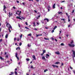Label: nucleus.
Segmentation results:
<instances>
[{"mask_svg":"<svg viewBox=\"0 0 75 75\" xmlns=\"http://www.w3.org/2000/svg\"><path fill=\"white\" fill-rule=\"evenodd\" d=\"M61 45H62V46H63L64 45V44L63 43H61L60 44Z\"/></svg>","mask_w":75,"mask_h":75,"instance_id":"28","label":"nucleus"},{"mask_svg":"<svg viewBox=\"0 0 75 75\" xmlns=\"http://www.w3.org/2000/svg\"><path fill=\"white\" fill-rule=\"evenodd\" d=\"M58 14H62V12H59L58 13Z\"/></svg>","mask_w":75,"mask_h":75,"instance_id":"16","label":"nucleus"},{"mask_svg":"<svg viewBox=\"0 0 75 75\" xmlns=\"http://www.w3.org/2000/svg\"><path fill=\"white\" fill-rule=\"evenodd\" d=\"M18 50H20V47H18Z\"/></svg>","mask_w":75,"mask_h":75,"instance_id":"51","label":"nucleus"},{"mask_svg":"<svg viewBox=\"0 0 75 75\" xmlns=\"http://www.w3.org/2000/svg\"><path fill=\"white\" fill-rule=\"evenodd\" d=\"M25 24L26 25H28V23L27 22H26L25 23Z\"/></svg>","mask_w":75,"mask_h":75,"instance_id":"35","label":"nucleus"},{"mask_svg":"<svg viewBox=\"0 0 75 75\" xmlns=\"http://www.w3.org/2000/svg\"><path fill=\"white\" fill-rule=\"evenodd\" d=\"M33 24L34 25H33V26H35V22H34L33 23Z\"/></svg>","mask_w":75,"mask_h":75,"instance_id":"32","label":"nucleus"},{"mask_svg":"<svg viewBox=\"0 0 75 75\" xmlns=\"http://www.w3.org/2000/svg\"><path fill=\"white\" fill-rule=\"evenodd\" d=\"M46 55L47 57H50V55L48 54H46Z\"/></svg>","mask_w":75,"mask_h":75,"instance_id":"38","label":"nucleus"},{"mask_svg":"<svg viewBox=\"0 0 75 75\" xmlns=\"http://www.w3.org/2000/svg\"><path fill=\"white\" fill-rule=\"evenodd\" d=\"M32 57L33 58V59L34 60H36V58L35 57V55H33L32 56Z\"/></svg>","mask_w":75,"mask_h":75,"instance_id":"6","label":"nucleus"},{"mask_svg":"<svg viewBox=\"0 0 75 75\" xmlns=\"http://www.w3.org/2000/svg\"><path fill=\"white\" fill-rule=\"evenodd\" d=\"M45 50H43V54H44V53H45Z\"/></svg>","mask_w":75,"mask_h":75,"instance_id":"27","label":"nucleus"},{"mask_svg":"<svg viewBox=\"0 0 75 75\" xmlns=\"http://www.w3.org/2000/svg\"><path fill=\"white\" fill-rule=\"evenodd\" d=\"M0 59L1 60H3L4 59V58H3L1 57H0Z\"/></svg>","mask_w":75,"mask_h":75,"instance_id":"15","label":"nucleus"},{"mask_svg":"<svg viewBox=\"0 0 75 75\" xmlns=\"http://www.w3.org/2000/svg\"><path fill=\"white\" fill-rule=\"evenodd\" d=\"M2 66H3L2 64L0 65V68H2V67H2Z\"/></svg>","mask_w":75,"mask_h":75,"instance_id":"26","label":"nucleus"},{"mask_svg":"<svg viewBox=\"0 0 75 75\" xmlns=\"http://www.w3.org/2000/svg\"><path fill=\"white\" fill-rule=\"evenodd\" d=\"M52 66H53V67L54 68H55V67L56 65H52Z\"/></svg>","mask_w":75,"mask_h":75,"instance_id":"25","label":"nucleus"},{"mask_svg":"<svg viewBox=\"0 0 75 75\" xmlns=\"http://www.w3.org/2000/svg\"><path fill=\"white\" fill-rule=\"evenodd\" d=\"M16 18H17L18 19H19L20 20H22V19H21V18H20V16H17Z\"/></svg>","mask_w":75,"mask_h":75,"instance_id":"7","label":"nucleus"},{"mask_svg":"<svg viewBox=\"0 0 75 75\" xmlns=\"http://www.w3.org/2000/svg\"><path fill=\"white\" fill-rule=\"evenodd\" d=\"M6 26L8 28H10L11 29H12V27L11 26V25H10L8 23L6 24Z\"/></svg>","mask_w":75,"mask_h":75,"instance_id":"1","label":"nucleus"},{"mask_svg":"<svg viewBox=\"0 0 75 75\" xmlns=\"http://www.w3.org/2000/svg\"><path fill=\"white\" fill-rule=\"evenodd\" d=\"M44 54V53H43L41 54V55H43V54Z\"/></svg>","mask_w":75,"mask_h":75,"instance_id":"64","label":"nucleus"},{"mask_svg":"<svg viewBox=\"0 0 75 75\" xmlns=\"http://www.w3.org/2000/svg\"><path fill=\"white\" fill-rule=\"evenodd\" d=\"M20 29H21V32H22L23 31V30L21 29V28Z\"/></svg>","mask_w":75,"mask_h":75,"instance_id":"24","label":"nucleus"},{"mask_svg":"<svg viewBox=\"0 0 75 75\" xmlns=\"http://www.w3.org/2000/svg\"><path fill=\"white\" fill-rule=\"evenodd\" d=\"M66 36H67V37H68V36H69V35H66Z\"/></svg>","mask_w":75,"mask_h":75,"instance_id":"58","label":"nucleus"},{"mask_svg":"<svg viewBox=\"0 0 75 75\" xmlns=\"http://www.w3.org/2000/svg\"><path fill=\"white\" fill-rule=\"evenodd\" d=\"M70 19L69 18L68 19V21L69 22L70 21Z\"/></svg>","mask_w":75,"mask_h":75,"instance_id":"47","label":"nucleus"},{"mask_svg":"<svg viewBox=\"0 0 75 75\" xmlns=\"http://www.w3.org/2000/svg\"><path fill=\"white\" fill-rule=\"evenodd\" d=\"M44 21H45V20H47V22H48L49 21V20L48 19H47V18H45V19H44Z\"/></svg>","mask_w":75,"mask_h":75,"instance_id":"8","label":"nucleus"},{"mask_svg":"<svg viewBox=\"0 0 75 75\" xmlns=\"http://www.w3.org/2000/svg\"><path fill=\"white\" fill-rule=\"evenodd\" d=\"M45 40H49V38H45Z\"/></svg>","mask_w":75,"mask_h":75,"instance_id":"31","label":"nucleus"},{"mask_svg":"<svg viewBox=\"0 0 75 75\" xmlns=\"http://www.w3.org/2000/svg\"><path fill=\"white\" fill-rule=\"evenodd\" d=\"M11 74H14V73L13 72H11Z\"/></svg>","mask_w":75,"mask_h":75,"instance_id":"56","label":"nucleus"},{"mask_svg":"<svg viewBox=\"0 0 75 75\" xmlns=\"http://www.w3.org/2000/svg\"><path fill=\"white\" fill-rule=\"evenodd\" d=\"M13 8H14V9H16V7L14 6L13 7Z\"/></svg>","mask_w":75,"mask_h":75,"instance_id":"52","label":"nucleus"},{"mask_svg":"<svg viewBox=\"0 0 75 75\" xmlns=\"http://www.w3.org/2000/svg\"><path fill=\"white\" fill-rule=\"evenodd\" d=\"M73 42H74V41L73 40H72L71 42V44H73Z\"/></svg>","mask_w":75,"mask_h":75,"instance_id":"37","label":"nucleus"},{"mask_svg":"<svg viewBox=\"0 0 75 75\" xmlns=\"http://www.w3.org/2000/svg\"><path fill=\"white\" fill-rule=\"evenodd\" d=\"M47 71H48L47 69L45 70L44 71V72H47Z\"/></svg>","mask_w":75,"mask_h":75,"instance_id":"20","label":"nucleus"},{"mask_svg":"<svg viewBox=\"0 0 75 75\" xmlns=\"http://www.w3.org/2000/svg\"><path fill=\"white\" fill-rule=\"evenodd\" d=\"M42 59H45V57H42Z\"/></svg>","mask_w":75,"mask_h":75,"instance_id":"23","label":"nucleus"},{"mask_svg":"<svg viewBox=\"0 0 75 75\" xmlns=\"http://www.w3.org/2000/svg\"><path fill=\"white\" fill-rule=\"evenodd\" d=\"M25 28H26V29H28V30H30V29L27 27H25Z\"/></svg>","mask_w":75,"mask_h":75,"instance_id":"39","label":"nucleus"},{"mask_svg":"<svg viewBox=\"0 0 75 75\" xmlns=\"http://www.w3.org/2000/svg\"><path fill=\"white\" fill-rule=\"evenodd\" d=\"M72 52H73V54L74 55V56H73V57H75V51L73 50H72Z\"/></svg>","mask_w":75,"mask_h":75,"instance_id":"2","label":"nucleus"},{"mask_svg":"<svg viewBox=\"0 0 75 75\" xmlns=\"http://www.w3.org/2000/svg\"><path fill=\"white\" fill-rule=\"evenodd\" d=\"M62 65V66H63V65H64V63H62V65Z\"/></svg>","mask_w":75,"mask_h":75,"instance_id":"49","label":"nucleus"},{"mask_svg":"<svg viewBox=\"0 0 75 75\" xmlns=\"http://www.w3.org/2000/svg\"><path fill=\"white\" fill-rule=\"evenodd\" d=\"M21 45H22V43L21 42H20L19 43V45H20V46H21Z\"/></svg>","mask_w":75,"mask_h":75,"instance_id":"34","label":"nucleus"},{"mask_svg":"<svg viewBox=\"0 0 75 75\" xmlns=\"http://www.w3.org/2000/svg\"><path fill=\"white\" fill-rule=\"evenodd\" d=\"M8 55L6 56V58H8Z\"/></svg>","mask_w":75,"mask_h":75,"instance_id":"62","label":"nucleus"},{"mask_svg":"<svg viewBox=\"0 0 75 75\" xmlns=\"http://www.w3.org/2000/svg\"><path fill=\"white\" fill-rule=\"evenodd\" d=\"M55 67H56V68H58V66L56 65Z\"/></svg>","mask_w":75,"mask_h":75,"instance_id":"59","label":"nucleus"},{"mask_svg":"<svg viewBox=\"0 0 75 75\" xmlns=\"http://www.w3.org/2000/svg\"><path fill=\"white\" fill-rule=\"evenodd\" d=\"M28 36H31V33H30L29 34H28Z\"/></svg>","mask_w":75,"mask_h":75,"instance_id":"29","label":"nucleus"},{"mask_svg":"<svg viewBox=\"0 0 75 75\" xmlns=\"http://www.w3.org/2000/svg\"><path fill=\"white\" fill-rule=\"evenodd\" d=\"M10 28H8V30L9 31V32L10 33V32H11V30H10Z\"/></svg>","mask_w":75,"mask_h":75,"instance_id":"36","label":"nucleus"},{"mask_svg":"<svg viewBox=\"0 0 75 75\" xmlns=\"http://www.w3.org/2000/svg\"><path fill=\"white\" fill-rule=\"evenodd\" d=\"M52 33H54V30H52Z\"/></svg>","mask_w":75,"mask_h":75,"instance_id":"57","label":"nucleus"},{"mask_svg":"<svg viewBox=\"0 0 75 75\" xmlns=\"http://www.w3.org/2000/svg\"><path fill=\"white\" fill-rule=\"evenodd\" d=\"M22 36H23V34H21V35L20 36V40H21V39Z\"/></svg>","mask_w":75,"mask_h":75,"instance_id":"18","label":"nucleus"},{"mask_svg":"<svg viewBox=\"0 0 75 75\" xmlns=\"http://www.w3.org/2000/svg\"><path fill=\"white\" fill-rule=\"evenodd\" d=\"M22 18L23 20H25V18L23 17H21Z\"/></svg>","mask_w":75,"mask_h":75,"instance_id":"41","label":"nucleus"},{"mask_svg":"<svg viewBox=\"0 0 75 75\" xmlns=\"http://www.w3.org/2000/svg\"><path fill=\"white\" fill-rule=\"evenodd\" d=\"M72 13H74V10H73L71 12Z\"/></svg>","mask_w":75,"mask_h":75,"instance_id":"42","label":"nucleus"},{"mask_svg":"<svg viewBox=\"0 0 75 75\" xmlns=\"http://www.w3.org/2000/svg\"><path fill=\"white\" fill-rule=\"evenodd\" d=\"M34 11L35 12V13H37V11Z\"/></svg>","mask_w":75,"mask_h":75,"instance_id":"61","label":"nucleus"},{"mask_svg":"<svg viewBox=\"0 0 75 75\" xmlns=\"http://www.w3.org/2000/svg\"><path fill=\"white\" fill-rule=\"evenodd\" d=\"M34 30H36V31H37V29L35 28L34 29Z\"/></svg>","mask_w":75,"mask_h":75,"instance_id":"54","label":"nucleus"},{"mask_svg":"<svg viewBox=\"0 0 75 75\" xmlns=\"http://www.w3.org/2000/svg\"><path fill=\"white\" fill-rule=\"evenodd\" d=\"M49 8H51V7H50V6H49L47 8V9H48Z\"/></svg>","mask_w":75,"mask_h":75,"instance_id":"13","label":"nucleus"},{"mask_svg":"<svg viewBox=\"0 0 75 75\" xmlns=\"http://www.w3.org/2000/svg\"><path fill=\"white\" fill-rule=\"evenodd\" d=\"M18 55L17 53H16V58H17V59H18V60H19V58H18V57H17V55Z\"/></svg>","mask_w":75,"mask_h":75,"instance_id":"5","label":"nucleus"},{"mask_svg":"<svg viewBox=\"0 0 75 75\" xmlns=\"http://www.w3.org/2000/svg\"><path fill=\"white\" fill-rule=\"evenodd\" d=\"M28 47H31V45H30L29 44H28Z\"/></svg>","mask_w":75,"mask_h":75,"instance_id":"30","label":"nucleus"},{"mask_svg":"<svg viewBox=\"0 0 75 75\" xmlns=\"http://www.w3.org/2000/svg\"><path fill=\"white\" fill-rule=\"evenodd\" d=\"M38 17H35V18H36V19H38V17H40V15L38 16Z\"/></svg>","mask_w":75,"mask_h":75,"instance_id":"19","label":"nucleus"},{"mask_svg":"<svg viewBox=\"0 0 75 75\" xmlns=\"http://www.w3.org/2000/svg\"><path fill=\"white\" fill-rule=\"evenodd\" d=\"M57 26H55L54 28H53V29L54 30H55V28H57Z\"/></svg>","mask_w":75,"mask_h":75,"instance_id":"17","label":"nucleus"},{"mask_svg":"<svg viewBox=\"0 0 75 75\" xmlns=\"http://www.w3.org/2000/svg\"><path fill=\"white\" fill-rule=\"evenodd\" d=\"M55 54H57V55H59V54H60V52H59L57 51L55 52Z\"/></svg>","mask_w":75,"mask_h":75,"instance_id":"3","label":"nucleus"},{"mask_svg":"<svg viewBox=\"0 0 75 75\" xmlns=\"http://www.w3.org/2000/svg\"><path fill=\"white\" fill-rule=\"evenodd\" d=\"M22 4L23 5V6H25V4L24 3H22Z\"/></svg>","mask_w":75,"mask_h":75,"instance_id":"46","label":"nucleus"},{"mask_svg":"<svg viewBox=\"0 0 75 75\" xmlns=\"http://www.w3.org/2000/svg\"><path fill=\"white\" fill-rule=\"evenodd\" d=\"M70 68L71 69H72V67H70Z\"/></svg>","mask_w":75,"mask_h":75,"instance_id":"60","label":"nucleus"},{"mask_svg":"<svg viewBox=\"0 0 75 75\" xmlns=\"http://www.w3.org/2000/svg\"><path fill=\"white\" fill-rule=\"evenodd\" d=\"M65 1H61V3H64Z\"/></svg>","mask_w":75,"mask_h":75,"instance_id":"40","label":"nucleus"},{"mask_svg":"<svg viewBox=\"0 0 75 75\" xmlns=\"http://www.w3.org/2000/svg\"><path fill=\"white\" fill-rule=\"evenodd\" d=\"M18 41H19V38H18L17 39Z\"/></svg>","mask_w":75,"mask_h":75,"instance_id":"44","label":"nucleus"},{"mask_svg":"<svg viewBox=\"0 0 75 75\" xmlns=\"http://www.w3.org/2000/svg\"><path fill=\"white\" fill-rule=\"evenodd\" d=\"M61 20H63V21H65V19H62Z\"/></svg>","mask_w":75,"mask_h":75,"instance_id":"48","label":"nucleus"},{"mask_svg":"<svg viewBox=\"0 0 75 75\" xmlns=\"http://www.w3.org/2000/svg\"><path fill=\"white\" fill-rule=\"evenodd\" d=\"M69 45L70 47H75V45H71V44H69Z\"/></svg>","mask_w":75,"mask_h":75,"instance_id":"4","label":"nucleus"},{"mask_svg":"<svg viewBox=\"0 0 75 75\" xmlns=\"http://www.w3.org/2000/svg\"><path fill=\"white\" fill-rule=\"evenodd\" d=\"M16 2H17V3H19V1H16Z\"/></svg>","mask_w":75,"mask_h":75,"instance_id":"55","label":"nucleus"},{"mask_svg":"<svg viewBox=\"0 0 75 75\" xmlns=\"http://www.w3.org/2000/svg\"><path fill=\"white\" fill-rule=\"evenodd\" d=\"M6 8V6L4 5V9L3 10H5V9Z\"/></svg>","mask_w":75,"mask_h":75,"instance_id":"10","label":"nucleus"},{"mask_svg":"<svg viewBox=\"0 0 75 75\" xmlns=\"http://www.w3.org/2000/svg\"><path fill=\"white\" fill-rule=\"evenodd\" d=\"M2 41V39H1L0 40V42H1Z\"/></svg>","mask_w":75,"mask_h":75,"instance_id":"50","label":"nucleus"},{"mask_svg":"<svg viewBox=\"0 0 75 75\" xmlns=\"http://www.w3.org/2000/svg\"><path fill=\"white\" fill-rule=\"evenodd\" d=\"M18 26L19 27H20V25L19 23L18 24Z\"/></svg>","mask_w":75,"mask_h":75,"instance_id":"43","label":"nucleus"},{"mask_svg":"<svg viewBox=\"0 0 75 75\" xmlns=\"http://www.w3.org/2000/svg\"><path fill=\"white\" fill-rule=\"evenodd\" d=\"M42 35V34H40V35H36V37H38V36H40Z\"/></svg>","mask_w":75,"mask_h":75,"instance_id":"11","label":"nucleus"},{"mask_svg":"<svg viewBox=\"0 0 75 75\" xmlns=\"http://www.w3.org/2000/svg\"><path fill=\"white\" fill-rule=\"evenodd\" d=\"M8 37V34H6V35L5 36V38H7Z\"/></svg>","mask_w":75,"mask_h":75,"instance_id":"14","label":"nucleus"},{"mask_svg":"<svg viewBox=\"0 0 75 75\" xmlns=\"http://www.w3.org/2000/svg\"><path fill=\"white\" fill-rule=\"evenodd\" d=\"M36 1H37L38 2L39 1V0H35Z\"/></svg>","mask_w":75,"mask_h":75,"instance_id":"63","label":"nucleus"},{"mask_svg":"<svg viewBox=\"0 0 75 75\" xmlns=\"http://www.w3.org/2000/svg\"><path fill=\"white\" fill-rule=\"evenodd\" d=\"M21 11H20V13H19V14H18V15L19 16L20 15H21Z\"/></svg>","mask_w":75,"mask_h":75,"instance_id":"22","label":"nucleus"},{"mask_svg":"<svg viewBox=\"0 0 75 75\" xmlns=\"http://www.w3.org/2000/svg\"><path fill=\"white\" fill-rule=\"evenodd\" d=\"M60 63L59 62H57L54 63V64H56V65H57V64H59Z\"/></svg>","mask_w":75,"mask_h":75,"instance_id":"12","label":"nucleus"},{"mask_svg":"<svg viewBox=\"0 0 75 75\" xmlns=\"http://www.w3.org/2000/svg\"><path fill=\"white\" fill-rule=\"evenodd\" d=\"M16 39H16V38H14V41H16Z\"/></svg>","mask_w":75,"mask_h":75,"instance_id":"45","label":"nucleus"},{"mask_svg":"<svg viewBox=\"0 0 75 75\" xmlns=\"http://www.w3.org/2000/svg\"><path fill=\"white\" fill-rule=\"evenodd\" d=\"M15 74L16 75H17V72L16 71H15Z\"/></svg>","mask_w":75,"mask_h":75,"instance_id":"21","label":"nucleus"},{"mask_svg":"<svg viewBox=\"0 0 75 75\" xmlns=\"http://www.w3.org/2000/svg\"><path fill=\"white\" fill-rule=\"evenodd\" d=\"M30 68H32V69L33 68V66H31L30 67Z\"/></svg>","mask_w":75,"mask_h":75,"instance_id":"53","label":"nucleus"},{"mask_svg":"<svg viewBox=\"0 0 75 75\" xmlns=\"http://www.w3.org/2000/svg\"><path fill=\"white\" fill-rule=\"evenodd\" d=\"M53 8L54 9L55 8V4H54L53 6Z\"/></svg>","mask_w":75,"mask_h":75,"instance_id":"9","label":"nucleus"},{"mask_svg":"<svg viewBox=\"0 0 75 75\" xmlns=\"http://www.w3.org/2000/svg\"><path fill=\"white\" fill-rule=\"evenodd\" d=\"M26 60L27 61H30V59H26Z\"/></svg>","mask_w":75,"mask_h":75,"instance_id":"33","label":"nucleus"}]
</instances>
